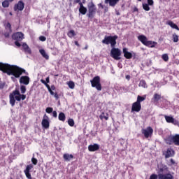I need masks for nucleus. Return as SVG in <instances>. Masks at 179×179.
I'll return each mask as SVG.
<instances>
[{
    "label": "nucleus",
    "instance_id": "nucleus-1",
    "mask_svg": "<svg viewBox=\"0 0 179 179\" xmlns=\"http://www.w3.org/2000/svg\"><path fill=\"white\" fill-rule=\"evenodd\" d=\"M0 71H2V72H4L7 75H13L14 77H11V79L20 78L21 75L26 73V70L17 66L4 63H0Z\"/></svg>",
    "mask_w": 179,
    "mask_h": 179
},
{
    "label": "nucleus",
    "instance_id": "nucleus-2",
    "mask_svg": "<svg viewBox=\"0 0 179 179\" xmlns=\"http://www.w3.org/2000/svg\"><path fill=\"white\" fill-rule=\"evenodd\" d=\"M15 99L17 100V101H20V100H24L26 99V95L21 94L19 90L13 91V93L10 94V103L11 104L12 107L15 106Z\"/></svg>",
    "mask_w": 179,
    "mask_h": 179
},
{
    "label": "nucleus",
    "instance_id": "nucleus-3",
    "mask_svg": "<svg viewBox=\"0 0 179 179\" xmlns=\"http://www.w3.org/2000/svg\"><path fill=\"white\" fill-rule=\"evenodd\" d=\"M118 38V36H106L104 39L102 41L103 44H110L111 47H114L117 44V42L115 41Z\"/></svg>",
    "mask_w": 179,
    "mask_h": 179
},
{
    "label": "nucleus",
    "instance_id": "nucleus-4",
    "mask_svg": "<svg viewBox=\"0 0 179 179\" xmlns=\"http://www.w3.org/2000/svg\"><path fill=\"white\" fill-rule=\"evenodd\" d=\"M110 57L118 61L121 59V51L118 48H113L110 51Z\"/></svg>",
    "mask_w": 179,
    "mask_h": 179
},
{
    "label": "nucleus",
    "instance_id": "nucleus-5",
    "mask_svg": "<svg viewBox=\"0 0 179 179\" xmlns=\"http://www.w3.org/2000/svg\"><path fill=\"white\" fill-rule=\"evenodd\" d=\"M92 87H96L97 90H101V84L100 83V77L96 76L91 80Z\"/></svg>",
    "mask_w": 179,
    "mask_h": 179
},
{
    "label": "nucleus",
    "instance_id": "nucleus-6",
    "mask_svg": "<svg viewBox=\"0 0 179 179\" xmlns=\"http://www.w3.org/2000/svg\"><path fill=\"white\" fill-rule=\"evenodd\" d=\"M142 134H144L145 138H149L153 134V129H152L150 127L143 129H142Z\"/></svg>",
    "mask_w": 179,
    "mask_h": 179
},
{
    "label": "nucleus",
    "instance_id": "nucleus-7",
    "mask_svg": "<svg viewBox=\"0 0 179 179\" xmlns=\"http://www.w3.org/2000/svg\"><path fill=\"white\" fill-rule=\"evenodd\" d=\"M42 126L43 128H45L46 129L48 128H50V118L47 115H44L43 120H42Z\"/></svg>",
    "mask_w": 179,
    "mask_h": 179
},
{
    "label": "nucleus",
    "instance_id": "nucleus-8",
    "mask_svg": "<svg viewBox=\"0 0 179 179\" xmlns=\"http://www.w3.org/2000/svg\"><path fill=\"white\" fill-rule=\"evenodd\" d=\"M24 35L23 34V33H22V32H17V33L13 34V38L14 40H17V41H22V40L23 38H24Z\"/></svg>",
    "mask_w": 179,
    "mask_h": 179
},
{
    "label": "nucleus",
    "instance_id": "nucleus-9",
    "mask_svg": "<svg viewBox=\"0 0 179 179\" xmlns=\"http://www.w3.org/2000/svg\"><path fill=\"white\" fill-rule=\"evenodd\" d=\"M20 83L27 85L30 83V78L27 76H21L20 78Z\"/></svg>",
    "mask_w": 179,
    "mask_h": 179
},
{
    "label": "nucleus",
    "instance_id": "nucleus-10",
    "mask_svg": "<svg viewBox=\"0 0 179 179\" xmlns=\"http://www.w3.org/2000/svg\"><path fill=\"white\" fill-rule=\"evenodd\" d=\"M168 139H169V141H172L176 146H179V134H176L175 136L171 135Z\"/></svg>",
    "mask_w": 179,
    "mask_h": 179
},
{
    "label": "nucleus",
    "instance_id": "nucleus-11",
    "mask_svg": "<svg viewBox=\"0 0 179 179\" xmlns=\"http://www.w3.org/2000/svg\"><path fill=\"white\" fill-rule=\"evenodd\" d=\"M31 169H33V165L29 164L27 166L26 169L24 171V173L28 179H31V175L30 174V170H31Z\"/></svg>",
    "mask_w": 179,
    "mask_h": 179
},
{
    "label": "nucleus",
    "instance_id": "nucleus-12",
    "mask_svg": "<svg viewBox=\"0 0 179 179\" xmlns=\"http://www.w3.org/2000/svg\"><path fill=\"white\" fill-rule=\"evenodd\" d=\"M141 108L142 106H141V103L136 101L133 103L131 110L132 111H136V113H139L141 111Z\"/></svg>",
    "mask_w": 179,
    "mask_h": 179
},
{
    "label": "nucleus",
    "instance_id": "nucleus-13",
    "mask_svg": "<svg viewBox=\"0 0 179 179\" xmlns=\"http://www.w3.org/2000/svg\"><path fill=\"white\" fill-rule=\"evenodd\" d=\"M158 178L159 179H174V176H173L171 173H166V174L159 173Z\"/></svg>",
    "mask_w": 179,
    "mask_h": 179
},
{
    "label": "nucleus",
    "instance_id": "nucleus-14",
    "mask_svg": "<svg viewBox=\"0 0 179 179\" xmlns=\"http://www.w3.org/2000/svg\"><path fill=\"white\" fill-rule=\"evenodd\" d=\"M99 149H100V145L98 144L90 145L88 146V150L90 152H96V150H99Z\"/></svg>",
    "mask_w": 179,
    "mask_h": 179
},
{
    "label": "nucleus",
    "instance_id": "nucleus-15",
    "mask_svg": "<svg viewBox=\"0 0 179 179\" xmlns=\"http://www.w3.org/2000/svg\"><path fill=\"white\" fill-rule=\"evenodd\" d=\"M123 54L124 57H125L127 59H131V58H132V53L129 52L127 48H123Z\"/></svg>",
    "mask_w": 179,
    "mask_h": 179
},
{
    "label": "nucleus",
    "instance_id": "nucleus-16",
    "mask_svg": "<svg viewBox=\"0 0 179 179\" xmlns=\"http://www.w3.org/2000/svg\"><path fill=\"white\" fill-rule=\"evenodd\" d=\"M24 9V3L22 1H19L15 6V10H23Z\"/></svg>",
    "mask_w": 179,
    "mask_h": 179
},
{
    "label": "nucleus",
    "instance_id": "nucleus-17",
    "mask_svg": "<svg viewBox=\"0 0 179 179\" xmlns=\"http://www.w3.org/2000/svg\"><path fill=\"white\" fill-rule=\"evenodd\" d=\"M164 155L166 159H169V157H172V156L174 155V150H173L171 148H168Z\"/></svg>",
    "mask_w": 179,
    "mask_h": 179
},
{
    "label": "nucleus",
    "instance_id": "nucleus-18",
    "mask_svg": "<svg viewBox=\"0 0 179 179\" xmlns=\"http://www.w3.org/2000/svg\"><path fill=\"white\" fill-rule=\"evenodd\" d=\"M138 38L139 41H141V43H142V44L144 45H146V43H148V38L145 35H140L138 36Z\"/></svg>",
    "mask_w": 179,
    "mask_h": 179
},
{
    "label": "nucleus",
    "instance_id": "nucleus-19",
    "mask_svg": "<svg viewBox=\"0 0 179 179\" xmlns=\"http://www.w3.org/2000/svg\"><path fill=\"white\" fill-rule=\"evenodd\" d=\"M120 0H105V3H108L110 6H115Z\"/></svg>",
    "mask_w": 179,
    "mask_h": 179
},
{
    "label": "nucleus",
    "instance_id": "nucleus-20",
    "mask_svg": "<svg viewBox=\"0 0 179 179\" xmlns=\"http://www.w3.org/2000/svg\"><path fill=\"white\" fill-rule=\"evenodd\" d=\"M165 120L166 122L171 123V124H178V122L175 121L173 117L165 115Z\"/></svg>",
    "mask_w": 179,
    "mask_h": 179
},
{
    "label": "nucleus",
    "instance_id": "nucleus-21",
    "mask_svg": "<svg viewBox=\"0 0 179 179\" xmlns=\"http://www.w3.org/2000/svg\"><path fill=\"white\" fill-rule=\"evenodd\" d=\"M41 83H43V85H45V86H46V87H47L48 92L50 93V94H51L52 96H54V95L55 94V93H54V92H53L52 90H51V87H50V85L45 83V80H41Z\"/></svg>",
    "mask_w": 179,
    "mask_h": 179
},
{
    "label": "nucleus",
    "instance_id": "nucleus-22",
    "mask_svg": "<svg viewBox=\"0 0 179 179\" xmlns=\"http://www.w3.org/2000/svg\"><path fill=\"white\" fill-rule=\"evenodd\" d=\"M145 45H146V47H150V48H154V47L157 45V43L155 41H147V43Z\"/></svg>",
    "mask_w": 179,
    "mask_h": 179
},
{
    "label": "nucleus",
    "instance_id": "nucleus-23",
    "mask_svg": "<svg viewBox=\"0 0 179 179\" xmlns=\"http://www.w3.org/2000/svg\"><path fill=\"white\" fill-rule=\"evenodd\" d=\"M79 12L82 15H86V12H87V8L83 6V4L82 3H80Z\"/></svg>",
    "mask_w": 179,
    "mask_h": 179
},
{
    "label": "nucleus",
    "instance_id": "nucleus-24",
    "mask_svg": "<svg viewBox=\"0 0 179 179\" xmlns=\"http://www.w3.org/2000/svg\"><path fill=\"white\" fill-rule=\"evenodd\" d=\"M167 24L170 26L172 29H175L176 30H179L178 26L176 24V23L173 22V21H168Z\"/></svg>",
    "mask_w": 179,
    "mask_h": 179
},
{
    "label": "nucleus",
    "instance_id": "nucleus-25",
    "mask_svg": "<svg viewBox=\"0 0 179 179\" xmlns=\"http://www.w3.org/2000/svg\"><path fill=\"white\" fill-rule=\"evenodd\" d=\"M22 47L24 50L25 52L31 54V50H30V48H29V45H27L26 43H22Z\"/></svg>",
    "mask_w": 179,
    "mask_h": 179
},
{
    "label": "nucleus",
    "instance_id": "nucleus-26",
    "mask_svg": "<svg viewBox=\"0 0 179 179\" xmlns=\"http://www.w3.org/2000/svg\"><path fill=\"white\" fill-rule=\"evenodd\" d=\"M88 8H89V12L91 15L92 13H93V12L96 10V8L94 7V4H93V3H90L88 5Z\"/></svg>",
    "mask_w": 179,
    "mask_h": 179
},
{
    "label": "nucleus",
    "instance_id": "nucleus-27",
    "mask_svg": "<svg viewBox=\"0 0 179 179\" xmlns=\"http://www.w3.org/2000/svg\"><path fill=\"white\" fill-rule=\"evenodd\" d=\"M63 157L64 160H66V162H69L72 160V159H73V155L69 154H64Z\"/></svg>",
    "mask_w": 179,
    "mask_h": 179
},
{
    "label": "nucleus",
    "instance_id": "nucleus-28",
    "mask_svg": "<svg viewBox=\"0 0 179 179\" xmlns=\"http://www.w3.org/2000/svg\"><path fill=\"white\" fill-rule=\"evenodd\" d=\"M99 118L100 120H106V121H107V120H108V114L106 113H102L99 115Z\"/></svg>",
    "mask_w": 179,
    "mask_h": 179
},
{
    "label": "nucleus",
    "instance_id": "nucleus-29",
    "mask_svg": "<svg viewBox=\"0 0 179 179\" xmlns=\"http://www.w3.org/2000/svg\"><path fill=\"white\" fill-rule=\"evenodd\" d=\"M39 52H41L42 57H43V58H45V59H48V58H50L47 52H45V50L41 49L39 50Z\"/></svg>",
    "mask_w": 179,
    "mask_h": 179
},
{
    "label": "nucleus",
    "instance_id": "nucleus-30",
    "mask_svg": "<svg viewBox=\"0 0 179 179\" xmlns=\"http://www.w3.org/2000/svg\"><path fill=\"white\" fill-rule=\"evenodd\" d=\"M138 86L140 87H144V89H146V87H148V85H146V81L143 80H141L140 81V83H139Z\"/></svg>",
    "mask_w": 179,
    "mask_h": 179
},
{
    "label": "nucleus",
    "instance_id": "nucleus-31",
    "mask_svg": "<svg viewBox=\"0 0 179 179\" xmlns=\"http://www.w3.org/2000/svg\"><path fill=\"white\" fill-rule=\"evenodd\" d=\"M150 6L146 3H143V9H144V10H146V12H149V10H150V7H149Z\"/></svg>",
    "mask_w": 179,
    "mask_h": 179
},
{
    "label": "nucleus",
    "instance_id": "nucleus-32",
    "mask_svg": "<svg viewBox=\"0 0 179 179\" xmlns=\"http://www.w3.org/2000/svg\"><path fill=\"white\" fill-rule=\"evenodd\" d=\"M65 113L61 112L59 114V121H65Z\"/></svg>",
    "mask_w": 179,
    "mask_h": 179
},
{
    "label": "nucleus",
    "instance_id": "nucleus-33",
    "mask_svg": "<svg viewBox=\"0 0 179 179\" xmlns=\"http://www.w3.org/2000/svg\"><path fill=\"white\" fill-rule=\"evenodd\" d=\"M67 36L70 37V38H72V37H75V36H76V34L75 33V31L70 30L69 32L67 34Z\"/></svg>",
    "mask_w": 179,
    "mask_h": 179
},
{
    "label": "nucleus",
    "instance_id": "nucleus-34",
    "mask_svg": "<svg viewBox=\"0 0 179 179\" xmlns=\"http://www.w3.org/2000/svg\"><path fill=\"white\" fill-rule=\"evenodd\" d=\"M66 84L70 89H75V83H73V81H69Z\"/></svg>",
    "mask_w": 179,
    "mask_h": 179
},
{
    "label": "nucleus",
    "instance_id": "nucleus-35",
    "mask_svg": "<svg viewBox=\"0 0 179 179\" xmlns=\"http://www.w3.org/2000/svg\"><path fill=\"white\" fill-rule=\"evenodd\" d=\"M145 99H146L145 96H141L138 95V96H137V101H136V102H137V103H139L141 104V102L144 101Z\"/></svg>",
    "mask_w": 179,
    "mask_h": 179
},
{
    "label": "nucleus",
    "instance_id": "nucleus-36",
    "mask_svg": "<svg viewBox=\"0 0 179 179\" xmlns=\"http://www.w3.org/2000/svg\"><path fill=\"white\" fill-rule=\"evenodd\" d=\"M2 6H3V8L9 7V1L8 0H5L4 1H3L2 2Z\"/></svg>",
    "mask_w": 179,
    "mask_h": 179
},
{
    "label": "nucleus",
    "instance_id": "nucleus-37",
    "mask_svg": "<svg viewBox=\"0 0 179 179\" xmlns=\"http://www.w3.org/2000/svg\"><path fill=\"white\" fill-rule=\"evenodd\" d=\"M160 99H162V96L160 94H155L154 95L153 99L155 100V101H159Z\"/></svg>",
    "mask_w": 179,
    "mask_h": 179
},
{
    "label": "nucleus",
    "instance_id": "nucleus-38",
    "mask_svg": "<svg viewBox=\"0 0 179 179\" xmlns=\"http://www.w3.org/2000/svg\"><path fill=\"white\" fill-rule=\"evenodd\" d=\"M68 124L70 127H73L75 125V121H73V119H69Z\"/></svg>",
    "mask_w": 179,
    "mask_h": 179
},
{
    "label": "nucleus",
    "instance_id": "nucleus-39",
    "mask_svg": "<svg viewBox=\"0 0 179 179\" xmlns=\"http://www.w3.org/2000/svg\"><path fill=\"white\" fill-rule=\"evenodd\" d=\"M173 43H178V36L176 34L173 35Z\"/></svg>",
    "mask_w": 179,
    "mask_h": 179
},
{
    "label": "nucleus",
    "instance_id": "nucleus-40",
    "mask_svg": "<svg viewBox=\"0 0 179 179\" xmlns=\"http://www.w3.org/2000/svg\"><path fill=\"white\" fill-rule=\"evenodd\" d=\"M20 91H21V93L22 94H24V93H26V86L24 85H21L20 86Z\"/></svg>",
    "mask_w": 179,
    "mask_h": 179
},
{
    "label": "nucleus",
    "instance_id": "nucleus-41",
    "mask_svg": "<svg viewBox=\"0 0 179 179\" xmlns=\"http://www.w3.org/2000/svg\"><path fill=\"white\" fill-rule=\"evenodd\" d=\"M162 57V59L166 62L169 61V55L167 54H164Z\"/></svg>",
    "mask_w": 179,
    "mask_h": 179
},
{
    "label": "nucleus",
    "instance_id": "nucleus-42",
    "mask_svg": "<svg viewBox=\"0 0 179 179\" xmlns=\"http://www.w3.org/2000/svg\"><path fill=\"white\" fill-rule=\"evenodd\" d=\"M52 110L53 109L51 107H48L45 109V111L46 113H48V114H51V113H52Z\"/></svg>",
    "mask_w": 179,
    "mask_h": 179
},
{
    "label": "nucleus",
    "instance_id": "nucleus-43",
    "mask_svg": "<svg viewBox=\"0 0 179 179\" xmlns=\"http://www.w3.org/2000/svg\"><path fill=\"white\" fill-rule=\"evenodd\" d=\"M147 5H149L150 6H153V4L155 3L153 0H147Z\"/></svg>",
    "mask_w": 179,
    "mask_h": 179
},
{
    "label": "nucleus",
    "instance_id": "nucleus-44",
    "mask_svg": "<svg viewBox=\"0 0 179 179\" xmlns=\"http://www.w3.org/2000/svg\"><path fill=\"white\" fill-rule=\"evenodd\" d=\"M31 162H32L33 164H34V166H36V164H37V162H38V161H37V159L33 157V158L31 159Z\"/></svg>",
    "mask_w": 179,
    "mask_h": 179
},
{
    "label": "nucleus",
    "instance_id": "nucleus-45",
    "mask_svg": "<svg viewBox=\"0 0 179 179\" xmlns=\"http://www.w3.org/2000/svg\"><path fill=\"white\" fill-rule=\"evenodd\" d=\"M39 40L41 41H45V40H47V38L45 37V36H40L39 37Z\"/></svg>",
    "mask_w": 179,
    "mask_h": 179
},
{
    "label": "nucleus",
    "instance_id": "nucleus-46",
    "mask_svg": "<svg viewBox=\"0 0 179 179\" xmlns=\"http://www.w3.org/2000/svg\"><path fill=\"white\" fill-rule=\"evenodd\" d=\"M52 116L55 118H57V111L55 110V111L52 112Z\"/></svg>",
    "mask_w": 179,
    "mask_h": 179
},
{
    "label": "nucleus",
    "instance_id": "nucleus-47",
    "mask_svg": "<svg viewBox=\"0 0 179 179\" xmlns=\"http://www.w3.org/2000/svg\"><path fill=\"white\" fill-rule=\"evenodd\" d=\"M6 29H9V30H10V23H8L7 24H6Z\"/></svg>",
    "mask_w": 179,
    "mask_h": 179
},
{
    "label": "nucleus",
    "instance_id": "nucleus-48",
    "mask_svg": "<svg viewBox=\"0 0 179 179\" xmlns=\"http://www.w3.org/2000/svg\"><path fill=\"white\" fill-rule=\"evenodd\" d=\"M15 44L17 45V47H20V43L19 42L15 41Z\"/></svg>",
    "mask_w": 179,
    "mask_h": 179
},
{
    "label": "nucleus",
    "instance_id": "nucleus-49",
    "mask_svg": "<svg viewBox=\"0 0 179 179\" xmlns=\"http://www.w3.org/2000/svg\"><path fill=\"white\" fill-rule=\"evenodd\" d=\"M45 83H50V77L46 78V82Z\"/></svg>",
    "mask_w": 179,
    "mask_h": 179
},
{
    "label": "nucleus",
    "instance_id": "nucleus-50",
    "mask_svg": "<svg viewBox=\"0 0 179 179\" xmlns=\"http://www.w3.org/2000/svg\"><path fill=\"white\" fill-rule=\"evenodd\" d=\"M74 2H76V3H82V2H80V0H75Z\"/></svg>",
    "mask_w": 179,
    "mask_h": 179
},
{
    "label": "nucleus",
    "instance_id": "nucleus-51",
    "mask_svg": "<svg viewBox=\"0 0 179 179\" xmlns=\"http://www.w3.org/2000/svg\"><path fill=\"white\" fill-rule=\"evenodd\" d=\"M126 79H127V80H129L131 79V76L129 75L126 76Z\"/></svg>",
    "mask_w": 179,
    "mask_h": 179
},
{
    "label": "nucleus",
    "instance_id": "nucleus-52",
    "mask_svg": "<svg viewBox=\"0 0 179 179\" xmlns=\"http://www.w3.org/2000/svg\"><path fill=\"white\" fill-rule=\"evenodd\" d=\"M50 89H51L52 91V90H55V86L52 85V86L50 87Z\"/></svg>",
    "mask_w": 179,
    "mask_h": 179
},
{
    "label": "nucleus",
    "instance_id": "nucleus-53",
    "mask_svg": "<svg viewBox=\"0 0 179 179\" xmlns=\"http://www.w3.org/2000/svg\"><path fill=\"white\" fill-rule=\"evenodd\" d=\"M99 6L101 7L102 9H104V6H103V4L99 3Z\"/></svg>",
    "mask_w": 179,
    "mask_h": 179
},
{
    "label": "nucleus",
    "instance_id": "nucleus-54",
    "mask_svg": "<svg viewBox=\"0 0 179 179\" xmlns=\"http://www.w3.org/2000/svg\"><path fill=\"white\" fill-rule=\"evenodd\" d=\"M54 96H55V99H58V94H55Z\"/></svg>",
    "mask_w": 179,
    "mask_h": 179
},
{
    "label": "nucleus",
    "instance_id": "nucleus-55",
    "mask_svg": "<svg viewBox=\"0 0 179 179\" xmlns=\"http://www.w3.org/2000/svg\"><path fill=\"white\" fill-rule=\"evenodd\" d=\"M171 162L172 163V164H174V160H173V159H171Z\"/></svg>",
    "mask_w": 179,
    "mask_h": 179
},
{
    "label": "nucleus",
    "instance_id": "nucleus-56",
    "mask_svg": "<svg viewBox=\"0 0 179 179\" xmlns=\"http://www.w3.org/2000/svg\"><path fill=\"white\" fill-rule=\"evenodd\" d=\"M9 2H13V0H8Z\"/></svg>",
    "mask_w": 179,
    "mask_h": 179
},
{
    "label": "nucleus",
    "instance_id": "nucleus-57",
    "mask_svg": "<svg viewBox=\"0 0 179 179\" xmlns=\"http://www.w3.org/2000/svg\"><path fill=\"white\" fill-rule=\"evenodd\" d=\"M167 143H169V145H170L171 143H170V142L167 141Z\"/></svg>",
    "mask_w": 179,
    "mask_h": 179
},
{
    "label": "nucleus",
    "instance_id": "nucleus-58",
    "mask_svg": "<svg viewBox=\"0 0 179 179\" xmlns=\"http://www.w3.org/2000/svg\"><path fill=\"white\" fill-rule=\"evenodd\" d=\"M76 45H78V42H76Z\"/></svg>",
    "mask_w": 179,
    "mask_h": 179
},
{
    "label": "nucleus",
    "instance_id": "nucleus-59",
    "mask_svg": "<svg viewBox=\"0 0 179 179\" xmlns=\"http://www.w3.org/2000/svg\"><path fill=\"white\" fill-rule=\"evenodd\" d=\"M135 10H138V8H136Z\"/></svg>",
    "mask_w": 179,
    "mask_h": 179
},
{
    "label": "nucleus",
    "instance_id": "nucleus-60",
    "mask_svg": "<svg viewBox=\"0 0 179 179\" xmlns=\"http://www.w3.org/2000/svg\"><path fill=\"white\" fill-rule=\"evenodd\" d=\"M85 50H87V47L85 48Z\"/></svg>",
    "mask_w": 179,
    "mask_h": 179
},
{
    "label": "nucleus",
    "instance_id": "nucleus-61",
    "mask_svg": "<svg viewBox=\"0 0 179 179\" xmlns=\"http://www.w3.org/2000/svg\"><path fill=\"white\" fill-rule=\"evenodd\" d=\"M138 1H139V2H141V1H142V0H138Z\"/></svg>",
    "mask_w": 179,
    "mask_h": 179
},
{
    "label": "nucleus",
    "instance_id": "nucleus-62",
    "mask_svg": "<svg viewBox=\"0 0 179 179\" xmlns=\"http://www.w3.org/2000/svg\"><path fill=\"white\" fill-rule=\"evenodd\" d=\"M161 171H163V170H162V169H161Z\"/></svg>",
    "mask_w": 179,
    "mask_h": 179
}]
</instances>
